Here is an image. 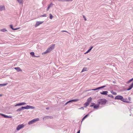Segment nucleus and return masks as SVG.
<instances>
[{"instance_id":"nucleus-1","label":"nucleus","mask_w":133,"mask_h":133,"mask_svg":"<svg viewBox=\"0 0 133 133\" xmlns=\"http://www.w3.org/2000/svg\"><path fill=\"white\" fill-rule=\"evenodd\" d=\"M115 99L120 100L124 102H129L127 98H124L121 95H118L116 96L115 97Z\"/></svg>"},{"instance_id":"nucleus-2","label":"nucleus","mask_w":133,"mask_h":133,"mask_svg":"<svg viewBox=\"0 0 133 133\" xmlns=\"http://www.w3.org/2000/svg\"><path fill=\"white\" fill-rule=\"evenodd\" d=\"M55 45V44H53L51 45L47 49L46 51L44 52V53L45 54L50 52L52 50L54 49Z\"/></svg>"},{"instance_id":"nucleus-3","label":"nucleus","mask_w":133,"mask_h":133,"mask_svg":"<svg viewBox=\"0 0 133 133\" xmlns=\"http://www.w3.org/2000/svg\"><path fill=\"white\" fill-rule=\"evenodd\" d=\"M107 101L106 100L104 99H100L98 100V103L101 104H105Z\"/></svg>"},{"instance_id":"nucleus-4","label":"nucleus","mask_w":133,"mask_h":133,"mask_svg":"<svg viewBox=\"0 0 133 133\" xmlns=\"http://www.w3.org/2000/svg\"><path fill=\"white\" fill-rule=\"evenodd\" d=\"M24 126L25 125L23 124L19 125L17 126V128H16V130L17 131L19 130L20 129L23 128Z\"/></svg>"},{"instance_id":"nucleus-5","label":"nucleus","mask_w":133,"mask_h":133,"mask_svg":"<svg viewBox=\"0 0 133 133\" xmlns=\"http://www.w3.org/2000/svg\"><path fill=\"white\" fill-rule=\"evenodd\" d=\"M23 108H25L26 109H34L35 108V107L33 106L30 105H27L25 107H23Z\"/></svg>"},{"instance_id":"nucleus-6","label":"nucleus","mask_w":133,"mask_h":133,"mask_svg":"<svg viewBox=\"0 0 133 133\" xmlns=\"http://www.w3.org/2000/svg\"><path fill=\"white\" fill-rule=\"evenodd\" d=\"M26 103L25 102H22L21 103H19L15 105V107H17L18 106H21L22 105H24L26 104Z\"/></svg>"},{"instance_id":"nucleus-7","label":"nucleus","mask_w":133,"mask_h":133,"mask_svg":"<svg viewBox=\"0 0 133 133\" xmlns=\"http://www.w3.org/2000/svg\"><path fill=\"white\" fill-rule=\"evenodd\" d=\"M43 22H39L37 21V22L36 23L35 25V27H36L37 26L40 25L41 24H42L43 23Z\"/></svg>"},{"instance_id":"nucleus-8","label":"nucleus","mask_w":133,"mask_h":133,"mask_svg":"<svg viewBox=\"0 0 133 133\" xmlns=\"http://www.w3.org/2000/svg\"><path fill=\"white\" fill-rule=\"evenodd\" d=\"M78 100H79L78 99H74L70 100V101H69L68 102H67L65 104V105H66L68 103H70V102H76V101H78Z\"/></svg>"},{"instance_id":"nucleus-9","label":"nucleus","mask_w":133,"mask_h":133,"mask_svg":"<svg viewBox=\"0 0 133 133\" xmlns=\"http://www.w3.org/2000/svg\"><path fill=\"white\" fill-rule=\"evenodd\" d=\"M105 87V85L103 86H101V87H98L96 89H92L91 90H96L98 89H102L103 88H104Z\"/></svg>"},{"instance_id":"nucleus-10","label":"nucleus","mask_w":133,"mask_h":133,"mask_svg":"<svg viewBox=\"0 0 133 133\" xmlns=\"http://www.w3.org/2000/svg\"><path fill=\"white\" fill-rule=\"evenodd\" d=\"M108 91H103L102 92H100L101 94L103 95H107L108 93Z\"/></svg>"},{"instance_id":"nucleus-11","label":"nucleus","mask_w":133,"mask_h":133,"mask_svg":"<svg viewBox=\"0 0 133 133\" xmlns=\"http://www.w3.org/2000/svg\"><path fill=\"white\" fill-rule=\"evenodd\" d=\"M0 114L2 115V116H3L5 118H11L12 117L11 116H9L2 114Z\"/></svg>"},{"instance_id":"nucleus-12","label":"nucleus","mask_w":133,"mask_h":133,"mask_svg":"<svg viewBox=\"0 0 133 133\" xmlns=\"http://www.w3.org/2000/svg\"><path fill=\"white\" fill-rule=\"evenodd\" d=\"M5 10V7L4 6H0V11H2V10Z\"/></svg>"},{"instance_id":"nucleus-13","label":"nucleus","mask_w":133,"mask_h":133,"mask_svg":"<svg viewBox=\"0 0 133 133\" xmlns=\"http://www.w3.org/2000/svg\"><path fill=\"white\" fill-rule=\"evenodd\" d=\"M15 69L17 70L18 72L22 71V70L21 69V68L19 67H16L15 68Z\"/></svg>"},{"instance_id":"nucleus-14","label":"nucleus","mask_w":133,"mask_h":133,"mask_svg":"<svg viewBox=\"0 0 133 133\" xmlns=\"http://www.w3.org/2000/svg\"><path fill=\"white\" fill-rule=\"evenodd\" d=\"M133 87V82L132 83L129 87V88L127 89V90H131Z\"/></svg>"},{"instance_id":"nucleus-15","label":"nucleus","mask_w":133,"mask_h":133,"mask_svg":"<svg viewBox=\"0 0 133 133\" xmlns=\"http://www.w3.org/2000/svg\"><path fill=\"white\" fill-rule=\"evenodd\" d=\"M30 54L32 56H33V57H39V56H35L34 53V52H31L30 53Z\"/></svg>"},{"instance_id":"nucleus-16","label":"nucleus","mask_w":133,"mask_h":133,"mask_svg":"<svg viewBox=\"0 0 133 133\" xmlns=\"http://www.w3.org/2000/svg\"><path fill=\"white\" fill-rule=\"evenodd\" d=\"M89 104V103L87 102H86L84 104V107H87L88 106Z\"/></svg>"},{"instance_id":"nucleus-17","label":"nucleus","mask_w":133,"mask_h":133,"mask_svg":"<svg viewBox=\"0 0 133 133\" xmlns=\"http://www.w3.org/2000/svg\"><path fill=\"white\" fill-rule=\"evenodd\" d=\"M92 99L91 97L88 98L87 99V102L90 103L92 100Z\"/></svg>"},{"instance_id":"nucleus-18","label":"nucleus","mask_w":133,"mask_h":133,"mask_svg":"<svg viewBox=\"0 0 133 133\" xmlns=\"http://www.w3.org/2000/svg\"><path fill=\"white\" fill-rule=\"evenodd\" d=\"M23 107H22L21 108H19L17 110V111H21L22 109H25V108H23Z\"/></svg>"},{"instance_id":"nucleus-19","label":"nucleus","mask_w":133,"mask_h":133,"mask_svg":"<svg viewBox=\"0 0 133 133\" xmlns=\"http://www.w3.org/2000/svg\"><path fill=\"white\" fill-rule=\"evenodd\" d=\"M32 120L33 121L34 123H35L36 122L38 121L39 120V119L38 118H35Z\"/></svg>"},{"instance_id":"nucleus-20","label":"nucleus","mask_w":133,"mask_h":133,"mask_svg":"<svg viewBox=\"0 0 133 133\" xmlns=\"http://www.w3.org/2000/svg\"><path fill=\"white\" fill-rule=\"evenodd\" d=\"M87 68L86 67H84L83 70H82L81 72H82L84 71H87Z\"/></svg>"},{"instance_id":"nucleus-21","label":"nucleus","mask_w":133,"mask_h":133,"mask_svg":"<svg viewBox=\"0 0 133 133\" xmlns=\"http://www.w3.org/2000/svg\"><path fill=\"white\" fill-rule=\"evenodd\" d=\"M10 27L11 29H12L13 30H17V29H19V28H16V29H14L13 28V26L12 25H11L10 26Z\"/></svg>"},{"instance_id":"nucleus-22","label":"nucleus","mask_w":133,"mask_h":133,"mask_svg":"<svg viewBox=\"0 0 133 133\" xmlns=\"http://www.w3.org/2000/svg\"><path fill=\"white\" fill-rule=\"evenodd\" d=\"M34 123V122H33V121H32V120L31 121H29L28 123V124L29 125H30V124H32L33 123Z\"/></svg>"},{"instance_id":"nucleus-23","label":"nucleus","mask_w":133,"mask_h":133,"mask_svg":"<svg viewBox=\"0 0 133 133\" xmlns=\"http://www.w3.org/2000/svg\"><path fill=\"white\" fill-rule=\"evenodd\" d=\"M8 84V83H6L5 84H0V86H3L6 85Z\"/></svg>"},{"instance_id":"nucleus-24","label":"nucleus","mask_w":133,"mask_h":133,"mask_svg":"<svg viewBox=\"0 0 133 133\" xmlns=\"http://www.w3.org/2000/svg\"><path fill=\"white\" fill-rule=\"evenodd\" d=\"M92 47H91V48L90 49H89L86 52L84 53V54H87L91 50V49H92Z\"/></svg>"},{"instance_id":"nucleus-25","label":"nucleus","mask_w":133,"mask_h":133,"mask_svg":"<svg viewBox=\"0 0 133 133\" xmlns=\"http://www.w3.org/2000/svg\"><path fill=\"white\" fill-rule=\"evenodd\" d=\"M99 107V105L95 104L94 106V108H97Z\"/></svg>"},{"instance_id":"nucleus-26","label":"nucleus","mask_w":133,"mask_h":133,"mask_svg":"<svg viewBox=\"0 0 133 133\" xmlns=\"http://www.w3.org/2000/svg\"><path fill=\"white\" fill-rule=\"evenodd\" d=\"M89 114L86 115L82 119V121H83L86 118H87Z\"/></svg>"},{"instance_id":"nucleus-27","label":"nucleus","mask_w":133,"mask_h":133,"mask_svg":"<svg viewBox=\"0 0 133 133\" xmlns=\"http://www.w3.org/2000/svg\"><path fill=\"white\" fill-rule=\"evenodd\" d=\"M111 93L113 95H116L117 93L115 91H112L111 92Z\"/></svg>"},{"instance_id":"nucleus-28","label":"nucleus","mask_w":133,"mask_h":133,"mask_svg":"<svg viewBox=\"0 0 133 133\" xmlns=\"http://www.w3.org/2000/svg\"><path fill=\"white\" fill-rule=\"evenodd\" d=\"M0 31L3 32H4L7 31L5 29H1Z\"/></svg>"},{"instance_id":"nucleus-29","label":"nucleus","mask_w":133,"mask_h":133,"mask_svg":"<svg viewBox=\"0 0 133 133\" xmlns=\"http://www.w3.org/2000/svg\"><path fill=\"white\" fill-rule=\"evenodd\" d=\"M49 16H50V18L51 19H52L53 17V16H52V15L51 14H50Z\"/></svg>"},{"instance_id":"nucleus-30","label":"nucleus","mask_w":133,"mask_h":133,"mask_svg":"<svg viewBox=\"0 0 133 133\" xmlns=\"http://www.w3.org/2000/svg\"><path fill=\"white\" fill-rule=\"evenodd\" d=\"M17 1L19 3H22V0H17Z\"/></svg>"},{"instance_id":"nucleus-31","label":"nucleus","mask_w":133,"mask_h":133,"mask_svg":"<svg viewBox=\"0 0 133 133\" xmlns=\"http://www.w3.org/2000/svg\"><path fill=\"white\" fill-rule=\"evenodd\" d=\"M95 105V104L94 103H91V105H90V107H92L93 106H94Z\"/></svg>"},{"instance_id":"nucleus-32","label":"nucleus","mask_w":133,"mask_h":133,"mask_svg":"<svg viewBox=\"0 0 133 133\" xmlns=\"http://www.w3.org/2000/svg\"><path fill=\"white\" fill-rule=\"evenodd\" d=\"M46 14H45L43 15H41V17H46Z\"/></svg>"},{"instance_id":"nucleus-33","label":"nucleus","mask_w":133,"mask_h":133,"mask_svg":"<svg viewBox=\"0 0 133 133\" xmlns=\"http://www.w3.org/2000/svg\"><path fill=\"white\" fill-rule=\"evenodd\" d=\"M133 80V78L131 79L128 81V82L129 83Z\"/></svg>"},{"instance_id":"nucleus-34","label":"nucleus","mask_w":133,"mask_h":133,"mask_svg":"<svg viewBox=\"0 0 133 133\" xmlns=\"http://www.w3.org/2000/svg\"><path fill=\"white\" fill-rule=\"evenodd\" d=\"M83 17L84 19V20L85 21H86L87 20V19H86L85 17L84 16V15L83 16Z\"/></svg>"},{"instance_id":"nucleus-35","label":"nucleus","mask_w":133,"mask_h":133,"mask_svg":"<svg viewBox=\"0 0 133 133\" xmlns=\"http://www.w3.org/2000/svg\"><path fill=\"white\" fill-rule=\"evenodd\" d=\"M52 5H53V4L52 3H51L49 5V6H50V7L52 6Z\"/></svg>"},{"instance_id":"nucleus-36","label":"nucleus","mask_w":133,"mask_h":133,"mask_svg":"<svg viewBox=\"0 0 133 133\" xmlns=\"http://www.w3.org/2000/svg\"><path fill=\"white\" fill-rule=\"evenodd\" d=\"M62 31L63 32H66L68 33V31H65V30H63Z\"/></svg>"},{"instance_id":"nucleus-37","label":"nucleus","mask_w":133,"mask_h":133,"mask_svg":"<svg viewBox=\"0 0 133 133\" xmlns=\"http://www.w3.org/2000/svg\"><path fill=\"white\" fill-rule=\"evenodd\" d=\"M73 0H65V1H71Z\"/></svg>"},{"instance_id":"nucleus-38","label":"nucleus","mask_w":133,"mask_h":133,"mask_svg":"<svg viewBox=\"0 0 133 133\" xmlns=\"http://www.w3.org/2000/svg\"><path fill=\"white\" fill-rule=\"evenodd\" d=\"M59 1H65V0H58Z\"/></svg>"},{"instance_id":"nucleus-39","label":"nucleus","mask_w":133,"mask_h":133,"mask_svg":"<svg viewBox=\"0 0 133 133\" xmlns=\"http://www.w3.org/2000/svg\"><path fill=\"white\" fill-rule=\"evenodd\" d=\"M50 6H48L47 8V11H48L49 10V9H50Z\"/></svg>"},{"instance_id":"nucleus-40","label":"nucleus","mask_w":133,"mask_h":133,"mask_svg":"<svg viewBox=\"0 0 133 133\" xmlns=\"http://www.w3.org/2000/svg\"><path fill=\"white\" fill-rule=\"evenodd\" d=\"M77 133H80V130H79Z\"/></svg>"},{"instance_id":"nucleus-41","label":"nucleus","mask_w":133,"mask_h":133,"mask_svg":"<svg viewBox=\"0 0 133 133\" xmlns=\"http://www.w3.org/2000/svg\"><path fill=\"white\" fill-rule=\"evenodd\" d=\"M80 109H84V108L83 107H81V108H80Z\"/></svg>"},{"instance_id":"nucleus-42","label":"nucleus","mask_w":133,"mask_h":133,"mask_svg":"<svg viewBox=\"0 0 133 133\" xmlns=\"http://www.w3.org/2000/svg\"><path fill=\"white\" fill-rule=\"evenodd\" d=\"M111 97L113 98V96H111Z\"/></svg>"},{"instance_id":"nucleus-43","label":"nucleus","mask_w":133,"mask_h":133,"mask_svg":"<svg viewBox=\"0 0 133 133\" xmlns=\"http://www.w3.org/2000/svg\"><path fill=\"white\" fill-rule=\"evenodd\" d=\"M87 59H88V60H89V58H87Z\"/></svg>"},{"instance_id":"nucleus-44","label":"nucleus","mask_w":133,"mask_h":133,"mask_svg":"<svg viewBox=\"0 0 133 133\" xmlns=\"http://www.w3.org/2000/svg\"><path fill=\"white\" fill-rule=\"evenodd\" d=\"M46 109H49V108H46Z\"/></svg>"}]
</instances>
